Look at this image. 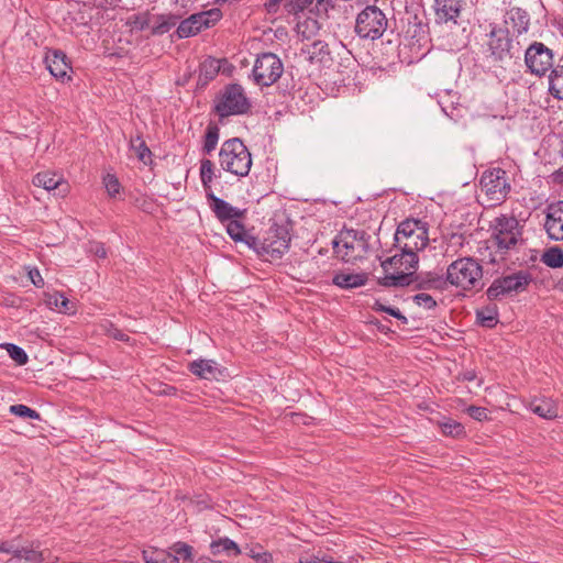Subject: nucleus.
Masks as SVG:
<instances>
[{
	"label": "nucleus",
	"instance_id": "f257e3e1",
	"mask_svg": "<svg viewBox=\"0 0 563 563\" xmlns=\"http://www.w3.org/2000/svg\"><path fill=\"white\" fill-rule=\"evenodd\" d=\"M399 254L382 261V267L385 272L379 277L378 284L384 287H404L409 286L413 282V274L418 265V254H415V262L407 258L408 250H400Z\"/></svg>",
	"mask_w": 563,
	"mask_h": 563
},
{
	"label": "nucleus",
	"instance_id": "f03ea898",
	"mask_svg": "<svg viewBox=\"0 0 563 563\" xmlns=\"http://www.w3.org/2000/svg\"><path fill=\"white\" fill-rule=\"evenodd\" d=\"M371 235L364 230L346 229L333 240V251L338 258L354 264L363 260L369 251Z\"/></svg>",
	"mask_w": 563,
	"mask_h": 563
},
{
	"label": "nucleus",
	"instance_id": "7ed1b4c3",
	"mask_svg": "<svg viewBox=\"0 0 563 563\" xmlns=\"http://www.w3.org/2000/svg\"><path fill=\"white\" fill-rule=\"evenodd\" d=\"M219 164L224 172L238 177H245L252 167V155L240 139H229L221 145Z\"/></svg>",
	"mask_w": 563,
	"mask_h": 563
},
{
	"label": "nucleus",
	"instance_id": "20e7f679",
	"mask_svg": "<svg viewBox=\"0 0 563 563\" xmlns=\"http://www.w3.org/2000/svg\"><path fill=\"white\" fill-rule=\"evenodd\" d=\"M395 241L400 250H408L406 255L415 262V254L422 251L429 242L427 223L417 219H406L399 223Z\"/></svg>",
	"mask_w": 563,
	"mask_h": 563
},
{
	"label": "nucleus",
	"instance_id": "39448f33",
	"mask_svg": "<svg viewBox=\"0 0 563 563\" xmlns=\"http://www.w3.org/2000/svg\"><path fill=\"white\" fill-rule=\"evenodd\" d=\"M483 268L473 257H462L446 268V280L463 290L478 289L483 286Z\"/></svg>",
	"mask_w": 563,
	"mask_h": 563
},
{
	"label": "nucleus",
	"instance_id": "423d86ee",
	"mask_svg": "<svg viewBox=\"0 0 563 563\" xmlns=\"http://www.w3.org/2000/svg\"><path fill=\"white\" fill-rule=\"evenodd\" d=\"M251 109V102L241 85H227L214 102V112L220 118L245 114Z\"/></svg>",
	"mask_w": 563,
	"mask_h": 563
},
{
	"label": "nucleus",
	"instance_id": "0eeeda50",
	"mask_svg": "<svg viewBox=\"0 0 563 563\" xmlns=\"http://www.w3.org/2000/svg\"><path fill=\"white\" fill-rule=\"evenodd\" d=\"M388 26L386 14L376 5H367L356 16L355 33L364 40L380 38Z\"/></svg>",
	"mask_w": 563,
	"mask_h": 563
},
{
	"label": "nucleus",
	"instance_id": "6e6552de",
	"mask_svg": "<svg viewBox=\"0 0 563 563\" xmlns=\"http://www.w3.org/2000/svg\"><path fill=\"white\" fill-rule=\"evenodd\" d=\"M520 235L518 220L515 217L500 216L494 221V233L489 242L497 249L503 260L504 255L517 245Z\"/></svg>",
	"mask_w": 563,
	"mask_h": 563
},
{
	"label": "nucleus",
	"instance_id": "1a4fd4ad",
	"mask_svg": "<svg viewBox=\"0 0 563 563\" xmlns=\"http://www.w3.org/2000/svg\"><path fill=\"white\" fill-rule=\"evenodd\" d=\"M290 234L284 225H272L261 240L257 238V245L253 249L260 255L271 256L273 260L280 258L289 249Z\"/></svg>",
	"mask_w": 563,
	"mask_h": 563
},
{
	"label": "nucleus",
	"instance_id": "9d476101",
	"mask_svg": "<svg viewBox=\"0 0 563 563\" xmlns=\"http://www.w3.org/2000/svg\"><path fill=\"white\" fill-rule=\"evenodd\" d=\"M284 73L280 58L273 53H263L257 56L253 69V81L261 87H269L275 84Z\"/></svg>",
	"mask_w": 563,
	"mask_h": 563
},
{
	"label": "nucleus",
	"instance_id": "9b49d317",
	"mask_svg": "<svg viewBox=\"0 0 563 563\" xmlns=\"http://www.w3.org/2000/svg\"><path fill=\"white\" fill-rule=\"evenodd\" d=\"M481 188L493 205L504 201L510 191L507 174L501 168H493L483 173Z\"/></svg>",
	"mask_w": 563,
	"mask_h": 563
},
{
	"label": "nucleus",
	"instance_id": "f8f14e48",
	"mask_svg": "<svg viewBox=\"0 0 563 563\" xmlns=\"http://www.w3.org/2000/svg\"><path fill=\"white\" fill-rule=\"evenodd\" d=\"M485 43L489 56L498 62L504 60L506 57H511L512 38L510 37V30L503 25L490 23L489 32L486 35Z\"/></svg>",
	"mask_w": 563,
	"mask_h": 563
},
{
	"label": "nucleus",
	"instance_id": "ddd939ff",
	"mask_svg": "<svg viewBox=\"0 0 563 563\" xmlns=\"http://www.w3.org/2000/svg\"><path fill=\"white\" fill-rule=\"evenodd\" d=\"M525 64L531 74L542 77L553 67V53L543 43L533 42L526 49Z\"/></svg>",
	"mask_w": 563,
	"mask_h": 563
},
{
	"label": "nucleus",
	"instance_id": "4468645a",
	"mask_svg": "<svg viewBox=\"0 0 563 563\" xmlns=\"http://www.w3.org/2000/svg\"><path fill=\"white\" fill-rule=\"evenodd\" d=\"M530 283V276L526 272L496 278L487 289V297L492 300L501 296L523 291Z\"/></svg>",
	"mask_w": 563,
	"mask_h": 563
},
{
	"label": "nucleus",
	"instance_id": "2eb2a0df",
	"mask_svg": "<svg viewBox=\"0 0 563 563\" xmlns=\"http://www.w3.org/2000/svg\"><path fill=\"white\" fill-rule=\"evenodd\" d=\"M220 16L219 10H209L191 14L179 23L175 35L178 38L195 36L202 30L214 25L220 20Z\"/></svg>",
	"mask_w": 563,
	"mask_h": 563
},
{
	"label": "nucleus",
	"instance_id": "dca6fc26",
	"mask_svg": "<svg viewBox=\"0 0 563 563\" xmlns=\"http://www.w3.org/2000/svg\"><path fill=\"white\" fill-rule=\"evenodd\" d=\"M206 198L210 210L221 223H225L234 218H244L245 216V209L233 207L224 199L217 197L212 190H208Z\"/></svg>",
	"mask_w": 563,
	"mask_h": 563
},
{
	"label": "nucleus",
	"instance_id": "f3484780",
	"mask_svg": "<svg viewBox=\"0 0 563 563\" xmlns=\"http://www.w3.org/2000/svg\"><path fill=\"white\" fill-rule=\"evenodd\" d=\"M544 229L551 240H563V201L548 206Z\"/></svg>",
	"mask_w": 563,
	"mask_h": 563
},
{
	"label": "nucleus",
	"instance_id": "a211bd4d",
	"mask_svg": "<svg viewBox=\"0 0 563 563\" xmlns=\"http://www.w3.org/2000/svg\"><path fill=\"white\" fill-rule=\"evenodd\" d=\"M33 184L47 191H55V196L65 197L69 192V184L59 174L53 172H40L33 178Z\"/></svg>",
	"mask_w": 563,
	"mask_h": 563
},
{
	"label": "nucleus",
	"instance_id": "6ab92c4d",
	"mask_svg": "<svg viewBox=\"0 0 563 563\" xmlns=\"http://www.w3.org/2000/svg\"><path fill=\"white\" fill-rule=\"evenodd\" d=\"M464 0H434L433 10L438 23L457 22Z\"/></svg>",
	"mask_w": 563,
	"mask_h": 563
},
{
	"label": "nucleus",
	"instance_id": "aec40b11",
	"mask_svg": "<svg viewBox=\"0 0 563 563\" xmlns=\"http://www.w3.org/2000/svg\"><path fill=\"white\" fill-rule=\"evenodd\" d=\"M45 63L47 65V69L56 79L60 81L70 79L68 73L71 70V67L67 62V56L64 52L58 49L49 51L45 56Z\"/></svg>",
	"mask_w": 563,
	"mask_h": 563
},
{
	"label": "nucleus",
	"instance_id": "412c9836",
	"mask_svg": "<svg viewBox=\"0 0 563 563\" xmlns=\"http://www.w3.org/2000/svg\"><path fill=\"white\" fill-rule=\"evenodd\" d=\"M301 54L310 64L325 65L331 60L329 45L321 40L303 44Z\"/></svg>",
	"mask_w": 563,
	"mask_h": 563
},
{
	"label": "nucleus",
	"instance_id": "4be33fe9",
	"mask_svg": "<svg viewBox=\"0 0 563 563\" xmlns=\"http://www.w3.org/2000/svg\"><path fill=\"white\" fill-rule=\"evenodd\" d=\"M179 16L173 13L154 14L151 12L150 34L159 36L168 33L178 22Z\"/></svg>",
	"mask_w": 563,
	"mask_h": 563
},
{
	"label": "nucleus",
	"instance_id": "5701e85b",
	"mask_svg": "<svg viewBox=\"0 0 563 563\" xmlns=\"http://www.w3.org/2000/svg\"><path fill=\"white\" fill-rule=\"evenodd\" d=\"M242 218H234L227 223V233L234 242H242L253 250L257 245V238L250 234L241 222Z\"/></svg>",
	"mask_w": 563,
	"mask_h": 563
},
{
	"label": "nucleus",
	"instance_id": "b1692460",
	"mask_svg": "<svg viewBox=\"0 0 563 563\" xmlns=\"http://www.w3.org/2000/svg\"><path fill=\"white\" fill-rule=\"evenodd\" d=\"M529 15L520 8L509 9L504 19V27L511 26L512 33L522 34L528 31L529 27Z\"/></svg>",
	"mask_w": 563,
	"mask_h": 563
},
{
	"label": "nucleus",
	"instance_id": "393cba45",
	"mask_svg": "<svg viewBox=\"0 0 563 563\" xmlns=\"http://www.w3.org/2000/svg\"><path fill=\"white\" fill-rule=\"evenodd\" d=\"M188 369L190 371L191 374L201 379L216 378L217 375L220 373L216 361L205 358H199L190 362L188 365Z\"/></svg>",
	"mask_w": 563,
	"mask_h": 563
},
{
	"label": "nucleus",
	"instance_id": "a878e982",
	"mask_svg": "<svg viewBox=\"0 0 563 563\" xmlns=\"http://www.w3.org/2000/svg\"><path fill=\"white\" fill-rule=\"evenodd\" d=\"M529 408L544 419H553L558 416V406L550 398H536L530 402Z\"/></svg>",
	"mask_w": 563,
	"mask_h": 563
},
{
	"label": "nucleus",
	"instance_id": "bb28decb",
	"mask_svg": "<svg viewBox=\"0 0 563 563\" xmlns=\"http://www.w3.org/2000/svg\"><path fill=\"white\" fill-rule=\"evenodd\" d=\"M210 551L213 555H219L220 553L224 552L228 555L238 556L242 553L238 543L228 537L213 540L210 543Z\"/></svg>",
	"mask_w": 563,
	"mask_h": 563
},
{
	"label": "nucleus",
	"instance_id": "cd10ccee",
	"mask_svg": "<svg viewBox=\"0 0 563 563\" xmlns=\"http://www.w3.org/2000/svg\"><path fill=\"white\" fill-rule=\"evenodd\" d=\"M129 147L140 162L144 163L145 165L152 163V152L146 145L142 135L137 134L135 136H131Z\"/></svg>",
	"mask_w": 563,
	"mask_h": 563
},
{
	"label": "nucleus",
	"instance_id": "c85d7f7f",
	"mask_svg": "<svg viewBox=\"0 0 563 563\" xmlns=\"http://www.w3.org/2000/svg\"><path fill=\"white\" fill-rule=\"evenodd\" d=\"M332 282L341 288H356L366 283V276L364 274L340 273L333 277Z\"/></svg>",
	"mask_w": 563,
	"mask_h": 563
},
{
	"label": "nucleus",
	"instance_id": "c756f323",
	"mask_svg": "<svg viewBox=\"0 0 563 563\" xmlns=\"http://www.w3.org/2000/svg\"><path fill=\"white\" fill-rule=\"evenodd\" d=\"M549 91L555 99L563 100V65H558L551 70Z\"/></svg>",
	"mask_w": 563,
	"mask_h": 563
},
{
	"label": "nucleus",
	"instance_id": "7c9ffc66",
	"mask_svg": "<svg viewBox=\"0 0 563 563\" xmlns=\"http://www.w3.org/2000/svg\"><path fill=\"white\" fill-rule=\"evenodd\" d=\"M221 68L220 60L213 57L206 58L201 64L199 68V79L203 80L205 82H208L212 79H214Z\"/></svg>",
	"mask_w": 563,
	"mask_h": 563
},
{
	"label": "nucleus",
	"instance_id": "2f4dec72",
	"mask_svg": "<svg viewBox=\"0 0 563 563\" xmlns=\"http://www.w3.org/2000/svg\"><path fill=\"white\" fill-rule=\"evenodd\" d=\"M477 322L492 329L498 323V312L495 306H487L476 311Z\"/></svg>",
	"mask_w": 563,
	"mask_h": 563
},
{
	"label": "nucleus",
	"instance_id": "473e14b6",
	"mask_svg": "<svg viewBox=\"0 0 563 563\" xmlns=\"http://www.w3.org/2000/svg\"><path fill=\"white\" fill-rule=\"evenodd\" d=\"M220 137V129L216 123H209L203 137V152L210 154L216 150Z\"/></svg>",
	"mask_w": 563,
	"mask_h": 563
},
{
	"label": "nucleus",
	"instance_id": "72a5a7b5",
	"mask_svg": "<svg viewBox=\"0 0 563 563\" xmlns=\"http://www.w3.org/2000/svg\"><path fill=\"white\" fill-rule=\"evenodd\" d=\"M46 305L59 312H67L71 309V302L60 292L55 291L46 295Z\"/></svg>",
	"mask_w": 563,
	"mask_h": 563
},
{
	"label": "nucleus",
	"instance_id": "f704fd0d",
	"mask_svg": "<svg viewBox=\"0 0 563 563\" xmlns=\"http://www.w3.org/2000/svg\"><path fill=\"white\" fill-rule=\"evenodd\" d=\"M541 261L551 268H560L563 266V251L558 246L550 247L543 253Z\"/></svg>",
	"mask_w": 563,
	"mask_h": 563
},
{
	"label": "nucleus",
	"instance_id": "c9c22d12",
	"mask_svg": "<svg viewBox=\"0 0 563 563\" xmlns=\"http://www.w3.org/2000/svg\"><path fill=\"white\" fill-rule=\"evenodd\" d=\"M151 11L146 10L136 14H133L128 20V25L132 31H145L150 29Z\"/></svg>",
	"mask_w": 563,
	"mask_h": 563
},
{
	"label": "nucleus",
	"instance_id": "e433bc0d",
	"mask_svg": "<svg viewBox=\"0 0 563 563\" xmlns=\"http://www.w3.org/2000/svg\"><path fill=\"white\" fill-rule=\"evenodd\" d=\"M214 177V165L210 159H202L200 162V179L201 184L205 188L206 195L208 194V190L211 189V183L213 181Z\"/></svg>",
	"mask_w": 563,
	"mask_h": 563
},
{
	"label": "nucleus",
	"instance_id": "4c0bfd02",
	"mask_svg": "<svg viewBox=\"0 0 563 563\" xmlns=\"http://www.w3.org/2000/svg\"><path fill=\"white\" fill-rule=\"evenodd\" d=\"M15 560H24L27 563H42L45 558L42 551L34 548H22L14 552Z\"/></svg>",
	"mask_w": 563,
	"mask_h": 563
},
{
	"label": "nucleus",
	"instance_id": "58836bf2",
	"mask_svg": "<svg viewBox=\"0 0 563 563\" xmlns=\"http://www.w3.org/2000/svg\"><path fill=\"white\" fill-rule=\"evenodd\" d=\"M313 1L314 0H286L284 7L289 14L297 15L300 12H303L307 8H309L313 3ZM324 2L325 1L316 0V5L320 7Z\"/></svg>",
	"mask_w": 563,
	"mask_h": 563
},
{
	"label": "nucleus",
	"instance_id": "ea45409f",
	"mask_svg": "<svg viewBox=\"0 0 563 563\" xmlns=\"http://www.w3.org/2000/svg\"><path fill=\"white\" fill-rule=\"evenodd\" d=\"M245 554L256 563H273V555L260 544L245 548Z\"/></svg>",
	"mask_w": 563,
	"mask_h": 563
},
{
	"label": "nucleus",
	"instance_id": "a19ab883",
	"mask_svg": "<svg viewBox=\"0 0 563 563\" xmlns=\"http://www.w3.org/2000/svg\"><path fill=\"white\" fill-rule=\"evenodd\" d=\"M9 410L11 413L21 418H29L34 420H38L41 418L40 413L36 410L21 404L10 406Z\"/></svg>",
	"mask_w": 563,
	"mask_h": 563
},
{
	"label": "nucleus",
	"instance_id": "79ce46f5",
	"mask_svg": "<svg viewBox=\"0 0 563 563\" xmlns=\"http://www.w3.org/2000/svg\"><path fill=\"white\" fill-rule=\"evenodd\" d=\"M5 349L10 355V357L13 361H15L16 364L24 365L27 363V360H29L27 354L25 353V351L22 347L15 345V344H12V343H8L5 345Z\"/></svg>",
	"mask_w": 563,
	"mask_h": 563
},
{
	"label": "nucleus",
	"instance_id": "37998d69",
	"mask_svg": "<svg viewBox=\"0 0 563 563\" xmlns=\"http://www.w3.org/2000/svg\"><path fill=\"white\" fill-rule=\"evenodd\" d=\"M373 310L375 311H380V312H386L393 317H395L396 319H398L399 321H401L402 324H407L408 323V319L407 317H405L399 309L397 308H394V307H389V306H386L379 301H376L373 306Z\"/></svg>",
	"mask_w": 563,
	"mask_h": 563
},
{
	"label": "nucleus",
	"instance_id": "c03bdc74",
	"mask_svg": "<svg viewBox=\"0 0 563 563\" xmlns=\"http://www.w3.org/2000/svg\"><path fill=\"white\" fill-rule=\"evenodd\" d=\"M172 550L175 554L181 556L184 560L191 561L194 556V548L185 542H176Z\"/></svg>",
	"mask_w": 563,
	"mask_h": 563
},
{
	"label": "nucleus",
	"instance_id": "a18cd8bd",
	"mask_svg": "<svg viewBox=\"0 0 563 563\" xmlns=\"http://www.w3.org/2000/svg\"><path fill=\"white\" fill-rule=\"evenodd\" d=\"M103 183L109 196L115 197L120 192L121 185L114 175L108 174Z\"/></svg>",
	"mask_w": 563,
	"mask_h": 563
},
{
	"label": "nucleus",
	"instance_id": "49530a36",
	"mask_svg": "<svg viewBox=\"0 0 563 563\" xmlns=\"http://www.w3.org/2000/svg\"><path fill=\"white\" fill-rule=\"evenodd\" d=\"M413 302L426 309H432L437 306V301L433 297L426 292H420L413 296Z\"/></svg>",
	"mask_w": 563,
	"mask_h": 563
},
{
	"label": "nucleus",
	"instance_id": "de8ad7c7",
	"mask_svg": "<svg viewBox=\"0 0 563 563\" xmlns=\"http://www.w3.org/2000/svg\"><path fill=\"white\" fill-rule=\"evenodd\" d=\"M442 431L446 435L457 437L463 433V426L456 421H448L442 423Z\"/></svg>",
	"mask_w": 563,
	"mask_h": 563
},
{
	"label": "nucleus",
	"instance_id": "09e8293b",
	"mask_svg": "<svg viewBox=\"0 0 563 563\" xmlns=\"http://www.w3.org/2000/svg\"><path fill=\"white\" fill-rule=\"evenodd\" d=\"M27 276L31 283L37 287L43 288L45 283L44 279L40 273V271L36 267H27Z\"/></svg>",
	"mask_w": 563,
	"mask_h": 563
},
{
	"label": "nucleus",
	"instance_id": "8fccbe9b",
	"mask_svg": "<svg viewBox=\"0 0 563 563\" xmlns=\"http://www.w3.org/2000/svg\"><path fill=\"white\" fill-rule=\"evenodd\" d=\"M466 412L468 413L470 417H472L473 419H475L477 421H483L488 418L487 410L484 407L470 406L466 409Z\"/></svg>",
	"mask_w": 563,
	"mask_h": 563
},
{
	"label": "nucleus",
	"instance_id": "3c124183",
	"mask_svg": "<svg viewBox=\"0 0 563 563\" xmlns=\"http://www.w3.org/2000/svg\"><path fill=\"white\" fill-rule=\"evenodd\" d=\"M164 553H156L154 551H143L142 558L145 563H164V560L159 556Z\"/></svg>",
	"mask_w": 563,
	"mask_h": 563
},
{
	"label": "nucleus",
	"instance_id": "603ef678",
	"mask_svg": "<svg viewBox=\"0 0 563 563\" xmlns=\"http://www.w3.org/2000/svg\"><path fill=\"white\" fill-rule=\"evenodd\" d=\"M89 252L93 253L99 258L107 257L104 245L100 242H91L89 245Z\"/></svg>",
	"mask_w": 563,
	"mask_h": 563
},
{
	"label": "nucleus",
	"instance_id": "864d4df0",
	"mask_svg": "<svg viewBox=\"0 0 563 563\" xmlns=\"http://www.w3.org/2000/svg\"><path fill=\"white\" fill-rule=\"evenodd\" d=\"M16 551H18V549H15L11 542L0 541V552L10 553L14 556V552H16Z\"/></svg>",
	"mask_w": 563,
	"mask_h": 563
},
{
	"label": "nucleus",
	"instance_id": "5fc2aeb1",
	"mask_svg": "<svg viewBox=\"0 0 563 563\" xmlns=\"http://www.w3.org/2000/svg\"><path fill=\"white\" fill-rule=\"evenodd\" d=\"M110 335L115 339V340H119V341H123V342H126L129 341V335H126L125 333H123L121 330L119 329H113L111 332H110Z\"/></svg>",
	"mask_w": 563,
	"mask_h": 563
},
{
	"label": "nucleus",
	"instance_id": "6e6d98bb",
	"mask_svg": "<svg viewBox=\"0 0 563 563\" xmlns=\"http://www.w3.org/2000/svg\"><path fill=\"white\" fill-rule=\"evenodd\" d=\"M300 563H332V561L329 560H320L319 558H311L308 560H300Z\"/></svg>",
	"mask_w": 563,
	"mask_h": 563
},
{
	"label": "nucleus",
	"instance_id": "4d7b16f0",
	"mask_svg": "<svg viewBox=\"0 0 563 563\" xmlns=\"http://www.w3.org/2000/svg\"><path fill=\"white\" fill-rule=\"evenodd\" d=\"M439 282V279H429L427 282H424L423 284H420L419 287H422V288H431L434 286V284H437Z\"/></svg>",
	"mask_w": 563,
	"mask_h": 563
},
{
	"label": "nucleus",
	"instance_id": "13d9d810",
	"mask_svg": "<svg viewBox=\"0 0 563 563\" xmlns=\"http://www.w3.org/2000/svg\"><path fill=\"white\" fill-rule=\"evenodd\" d=\"M196 563H222L220 561L212 560L208 556H200Z\"/></svg>",
	"mask_w": 563,
	"mask_h": 563
},
{
	"label": "nucleus",
	"instance_id": "bf43d9fd",
	"mask_svg": "<svg viewBox=\"0 0 563 563\" xmlns=\"http://www.w3.org/2000/svg\"><path fill=\"white\" fill-rule=\"evenodd\" d=\"M489 262H490V263H496V262H498V260H497L496 257H490V258H489Z\"/></svg>",
	"mask_w": 563,
	"mask_h": 563
},
{
	"label": "nucleus",
	"instance_id": "052dcab7",
	"mask_svg": "<svg viewBox=\"0 0 563 563\" xmlns=\"http://www.w3.org/2000/svg\"><path fill=\"white\" fill-rule=\"evenodd\" d=\"M465 378L471 380V379H473V375H467V376H465Z\"/></svg>",
	"mask_w": 563,
	"mask_h": 563
},
{
	"label": "nucleus",
	"instance_id": "680f3d73",
	"mask_svg": "<svg viewBox=\"0 0 563 563\" xmlns=\"http://www.w3.org/2000/svg\"><path fill=\"white\" fill-rule=\"evenodd\" d=\"M173 561H174V562H178V558H177V556H174Z\"/></svg>",
	"mask_w": 563,
	"mask_h": 563
},
{
	"label": "nucleus",
	"instance_id": "e2e57ef3",
	"mask_svg": "<svg viewBox=\"0 0 563 563\" xmlns=\"http://www.w3.org/2000/svg\"><path fill=\"white\" fill-rule=\"evenodd\" d=\"M14 559H15L14 556L11 558V560H8V563H11V561H14Z\"/></svg>",
	"mask_w": 563,
	"mask_h": 563
},
{
	"label": "nucleus",
	"instance_id": "0e129e2a",
	"mask_svg": "<svg viewBox=\"0 0 563 563\" xmlns=\"http://www.w3.org/2000/svg\"><path fill=\"white\" fill-rule=\"evenodd\" d=\"M14 559H15L14 556L11 558V560H8V563H11V561H14Z\"/></svg>",
	"mask_w": 563,
	"mask_h": 563
},
{
	"label": "nucleus",
	"instance_id": "69168bd1",
	"mask_svg": "<svg viewBox=\"0 0 563 563\" xmlns=\"http://www.w3.org/2000/svg\"><path fill=\"white\" fill-rule=\"evenodd\" d=\"M165 563V562H164Z\"/></svg>",
	"mask_w": 563,
	"mask_h": 563
}]
</instances>
